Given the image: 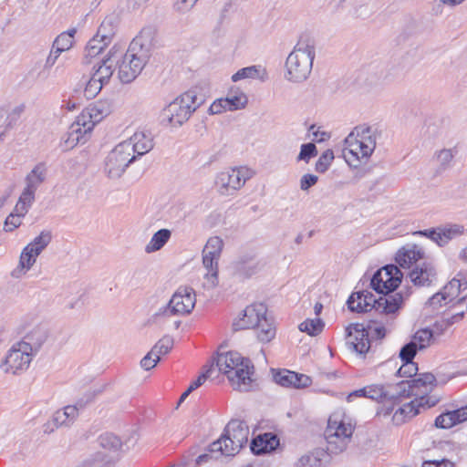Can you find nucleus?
<instances>
[{"label": "nucleus", "instance_id": "62", "mask_svg": "<svg viewBox=\"0 0 467 467\" xmlns=\"http://www.w3.org/2000/svg\"><path fill=\"white\" fill-rule=\"evenodd\" d=\"M314 308H315L316 315L318 316L321 313L322 309H323V306H322L321 303L317 302V303H316Z\"/></svg>", "mask_w": 467, "mask_h": 467}, {"label": "nucleus", "instance_id": "26", "mask_svg": "<svg viewBox=\"0 0 467 467\" xmlns=\"http://www.w3.org/2000/svg\"><path fill=\"white\" fill-rule=\"evenodd\" d=\"M223 247V240L218 236L210 237L202 250L203 266L218 265Z\"/></svg>", "mask_w": 467, "mask_h": 467}, {"label": "nucleus", "instance_id": "3", "mask_svg": "<svg viewBox=\"0 0 467 467\" xmlns=\"http://www.w3.org/2000/svg\"><path fill=\"white\" fill-rule=\"evenodd\" d=\"M376 148V138L369 127L357 126L344 140L343 157L353 168L366 163Z\"/></svg>", "mask_w": 467, "mask_h": 467}, {"label": "nucleus", "instance_id": "6", "mask_svg": "<svg viewBox=\"0 0 467 467\" xmlns=\"http://www.w3.org/2000/svg\"><path fill=\"white\" fill-rule=\"evenodd\" d=\"M353 430V426L347 420L343 413H332L328 418L327 426L325 431L327 451L331 453L342 451L347 441L352 436Z\"/></svg>", "mask_w": 467, "mask_h": 467}, {"label": "nucleus", "instance_id": "44", "mask_svg": "<svg viewBox=\"0 0 467 467\" xmlns=\"http://www.w3.org/2000/svg\"><path fill=\"white\" fill-rule=\"evenodd\" d=\"M334 160V152L332 150H325L317 161L316 162V171L318 172H325L327 171Z\"/></svg>", "mask_w": 467, "mask_h": 467}, {"label": "nucleus", "instance_id": "20", "mask_svg": "<svg viewBox=\"0 0 467 467\" xmlns=\"http://www.w3.org/2000/svg\"><path fill=\"white\" fill-rule=\"evenodd\" d=\"M273 379L275 383L285 388L304 389L312 384L309 376L288 369L274 370Z\"/></svg>", "mask_w": 467, "mask_h": 467}, {"label": "nucleus", "instance_id": "37", "mask_svg": "<svg viewBox=\"0 0 467 467\" xmlns=\"http://www.w3.org/2000/svg\"><path fill=\"white\" fill-rule=\"evenodd\" d=\"M114 72V65L110 58L102 60L98 66V68L92 74V77L96 78L102 83L108 81Z\"/></svg>", "mask_w": 467, "mask_h": 467}, {"label": "nucleus", "instance_id": "4", "mask_svg": "<svg viewBox=\"0 0 467 467\" xmlns=\"http://www.w3.org/2000/svg\"><path fill=\"white\" fill-rule=\"evenodd\" d=\"M248 438L249 428L246 423L239 420H232L226 425L224 433L210 445L209 451L212 453L234 456L247 444Z\"/></svg>", "mask_w": 467, "mask_h": 467}, {"label": "nucleus", "instance_id": "40", "mask_svg": "<svg viewBox=\"0 0 467 467\" xmlns=\"http://www.w3.org/2000/svg\"><path fill=\"white\" fill-rule=\"evenodd\" d=\"M204 267L206 273L203 275L202 286L206 289H213L219 284L218 265Z\"/></svg>", "mask_w": 467, "mask_h": 467}, {"label": "nucleus", "instance_id": "58", "mask_svg": "<svg viewBox=\"0 0 467 467\" xmlns=\"http://www.w3.org/2000/svg\"><path fill=\"white\" fill-rule=\"evenodd\" d=\"M317 182V176L313 174H305L300 181V187L302 190H308L311 186L315 185Z\"/></svg>", "mask_w": 467, "mask_h": 467}, {"label": "nucleus", "instance_id": "38", "mask_svg": "<svg viewBox=\"0 0 467 467\" xmlns=\"http://www.w3.org/2000/svg\"><path fill=\"white\" fill-rule=\"evenodd\" d=\"M109 46L108 43L100 40L99 37L94 36L87 44L85 52L86 57H95L101 54L103 50Z\"/></svg>", "mask_w": 467, "mask_h": 467}, {"label": "nucleus", "instance_id": "14", "mask_svg": "<svg viewBox=\"0 0 467 467\" xmlns=\"http://www.w3.org/2000/svg\"><path fill=\"white\" fill-rule=\"evenodd\" d=\"M356 398H367L378 403L389 404V406H391V401L395 399L394 395L391 394V389H386L385 386L380 384H371L354 390L348 395L347 400L352 401Z\"/></svg>", "mask_w": 467, "mask_h": 467}, {"label": "nucleus", "instance_id": "46", "mask_svg": "<svg viewBox=\"0 0 467 467\" xmlns=\"http://www.w3.org/2000/svg\"><path fill=\"white\" fill-rule=\"evenodd\" d=\"M46 168L42 164L36 165L33 171L27 175V184L36 187L44 180Z\"/></svg>", "mask_w": 467, "mask_h": 467}, {"label": "nucleus", "instance_id": "57", "mask_svg": "<svg viewBox=\"0 0 467 467\" xmlns=\"http://www.w3.org/2000/svg\"><path fill=\"white\" fill-rule=\"evenodd\" d=\"M454 462L448 459L424 461L421 467H454Z\"/></svg>", "mask_w": 467, "mask_h": 467}, {"label": "nucleus", "instance_id": "5", "mask_svg": "<svg viewBox=\"0 0 467 467\" xmlns=\"http://www.w3.org/2000/svg\"><path fill=\"white\" fill-rule=\"evenodd\" d=\"M314 57V46L309 44L308 39L301 38L285 62L288 79L292 81L305 79L310 73Z\"/></svg>", "mask_w": 467, "mask_h": 467}, {"label": "nucleus", "instance_id": "63", "mask_svg": "<svg viewBox=\"0 0 467 467\" xmlns=\"http://www.w3.org/2000/svg\"><path fill=\"white\" fill-rule=\"evenodd\" d=\"M209 458V455L208 454H202V455H200L197 460H196V463L197 464H200L202 463V462L206 461L207 459Z\"/></svg>", "mask_w": 467, "mask_h": 467}, {"label": "nucleus", "instance_id": "33", "mask_svg": "<svg viewBox=\"0 0 467 467\" xmlns=\"http://www.w3.org/2000/svg\"><path fill=\"white\" fill-rule=\"evenodd\" d=\"M115 33H116L115 22L113 21L112 18L107 17L101 22L95 36L97 37H99L100 40H102L105 43H108L109 45Z\"/></svg>", "mask_w": 467, "mask_h": 467}, {"label": "nucleus", "instance_id": "16", "mask_svg": "<svg viewBox=\"0 0 467 467\" xmlns=\"http://www.w3.org/2000/svg\"><path fill=\"white\" fill-rule=\"evenodd\" d=\"M266 312L267 309L264 304H252L244 309L242 315L234 325L239 330L254 329L266 317Z\"/></svg>", "mask_w": 467, "mask_h": 467}, {"label": "nucleus", "instance_id": "25", "mask_svg": "<svg viewBox=\"0 0 467 467\" xmlns=\"http://www.w3.org/2000/svg\"><path fill=\"white\" fill-rule=\"evenodd\" d=\"M467 420V405L454 410L443 412L436 417L434 425L438 429H451Z\"/></svg>", "mask_w": 467, "mask_h": 467}, {"label": "nucleus", "instance_id": "45", "mask_svg": "<svg viewBox=\"0 0 467 467\" xmlns=\"http://www.w3.org/2000/svg\"><path fill=\"white\" fill-rule=\"evenodd\" d=\"M88 109H95L92 112V118L95 121L99 122L103 118L110 113V106L106 102H98L87 108Z\"/></svg>", "mask_w": 467, "mask_h": 467}, {"label": "nucleus", "instance_id": "8", "mask_svg": "<svg viewBox=\"0 0 467 467\" xmlns=\"http://www.w3.org/2000/svg\"><path fill=\"white\" fill-rule=\"evenodd\" d=\"M32 346L25 341L13 345L1 364L5 373L19 374L26 370L32 360Z\"/></svg>", "mask_w": 467, "mask_h": 467}, {"label": "nucleus", "instance_id": "28", "mask_svg": "<svg viewBox=\"0 0 467 467\" xmlns=\"http://www.w3.org/2000/svg\"><path fill=\"white\" fill-rule=\"evenodd\" d=\"M435 276V270L431 263L423 261L416 265L410 273L411 282L416 285H428Z\"/></svg>", "mask_w": 467, "mask_h": 467}, {"label": "nucleus", "instance_id": "43", "mask_svg": "<svg viewBox=\"0 0 467 467\" xmlns=\"http://www.w3.org/2000/svg\"><path fill=\"white\" fill-rule=\"evenodd\" d=\"M432 340V331L427 328L418 330L413 336V343L419 348H424L430 345Z\"/></svg>", "mask_w": 467, "mask_h": 467}, {"label": "nucleus", "instance_id": "56", "mask_svg": "<svg viewBox=\"0 0 467 467\" xmlns=\"http://www.w3.org/2000/svg\"><path fill=\"white\" fill-rule=\"evenodd\" d=\"M160 356L157 355L152 349L141 359L140 365L146 369L150 370L153 368L160 361Z\"/></svg>", "mask_w": 467, "mask_h": 467}, {"label": "nucleus", "instance_id": "9", "mask_svg": "<svg viewBox=\"0 0 467 467\" xmlns=\"http://www.w3.org/2000/svg\"><path fill=\"white\" fill-rule=\"evenodd\" d=\"M439 402L436 396H420L400 406L391 417L394 425H401L420 413L421 409H430Z\"/></svg>", "mask_w": 467, "mask_h": 467}, {"label": "nucleus", "instance_id": "36", "mask_svg": "<svg viewBox=\"0 0 467 467\" xmlns=\"http://www.w3.org/2000/svg\"><path fill=\"white\" fill-rule=\"evenodd\" d=\"M36 188L33 187V185H28L22 192L16 207L15 211L16 213H26L28 207L30 206L31 202L34 201V193H35Z\"/></svg>", "mask_w": 467, "mask_h": 467}, {"label": "nucleus", "instance_id": "34", "mask_svg": "<svg viewBox=\"0 0 467 467\" xmlns=\"http://www.w3.org/2000/svg\"><path fill=\"white\" fill-rule=\"evenodd\" d=\"M171 231L168 229H161L153 234L150 243L146 245V252L152 253L160 250L170 239Z\"/></svg>", "mask_w": 467, "mask_h": 467}, {"label": "nucleus", "instance_id": "23", "mask_svg": "<svg viewBox=\"0 0 467 467\" xmlns=\"http://www.w3.org/2000/svg\"><path fill=\"white\" fill-rule=\"evenodd\" d=\"M376 303L375 296L368 290L353 292L347 301L348 309L357 313L370 311Z\"/></svg>", "mask_w": 467, "mask_h": 467}, {"label": "nucleus", "instance_id": "55", "mask_svg": "<svg viewBox=\"0 0 467 467\" xmlns=\"http://www.w3.org/2000/svg\"><path fill=\"white\" fill-rule=\"evenodd\" d=\"M416 343L412 341L407 345H405L400 352V357L402 361H413V358L417 352Z\"/></svg>", "mask_w": 467, "mask_h": 467}, {"label": "nucleus", "instance_id": "61", "mask_svg": "<svg viewBox=\"0 0 467 467\" xmlns=\"http://www.w3.org/2000/svg\"><path fill=\"white\" fill-rule=\"evenodd\" d=\"M314 140L317 141H324L326 140L329 136L326 132H321L320 135H318V132L313 131Z\"/></svg>", "mask_w": 467, "mask_h": 467}, {"label": "nucleus", "instance_id": "13", "mask_svg": "<svg viewBox=\"0 0 467 467\" xmlns=\"http://www.w3.org/2000/svg\"><path fill=\"white\" fill-rule=\"evenodd\" d=\"M248 102L246 95L239 88H231L225 98L214 100L209 107L211 114H221L227 110L243 109Z\"/></svg>", "mask_w": 467, "mask_h": 467}, {"label": "nucleus", "instance_id": "7", "mask_svg": "<svg viewBox=\"0 0 467 467\" xmlns=\"http://www.w3.org/2000/svg\"><path fill=\"white\" fill-rule=\"evenodd\" d=\"M197 108V98L193 91L188 90L173 101L163 110V121L171 127L183 124Z\"/></svg>", "mask_w": 467, "mask_h": 467}, {"label": "nucleus", "instance_id": "30", "mask_svg": "<svg viewBox=\"0 0 467 467\" xmlns=\"http://www.w3.org/2000/svg\"><path fill=\"white\" fill-rule=\"evenodd\" d=\"M410 381L417 392V398L428 396L427 393L436 386V378L431 373L417 374Z\"/></svg>", "mask_w": 467, "mask_h": 467}, {"label": "nucleus", "instance_id": "47", "mask_svg": "<svg viewBox=\"0 0 467 467\" xmlns=\"http://www.w3.org/2000/svg\"><path fill=\"white\" fill-rule=\"evenodd\" d=\"M173 342L170 337H162L151 348L157 355L164 356L172 348Z\"/></svg>", "mask_w": 467, "mask_h": 467}, {"label": "nucleus", "instance_id": "24", "mask_svg": "<svg viewBox=\"0 0 467 467\" xmlns=\"http://www.w3.org/2000/svg\"><path fill=\"white\" fill-rule=\"evenodd\" d=\"M397 389L395 392L391 390V394L394 395L395 399L391 401V406H382L377 411V415L379 417H388L391 414L393 410V405H395L400 399H405L414 396L417 398V392L414 390L413 384L410 379L402 380L396 385Z\"/></svg>", "mask_w": 467, "mask_h": 467}, {"label": "nucleus", "instance_id": "2", "mask_svg": "<svg viewBox=\"0 0 467 467\" xmlns=\"http://www.w3.org/2000/svg\"><path fill=\"white\" fill-rule=\"evenodd\" d=\"M216 366L231 387L238 391H249L255 388L254 367L251 360L236 351L220 353Z\"/></svg>", "mask_w": 467, "mask_h": 467}, {"label": "nucleus", "instance_id": "51", "mask_svg": "<svg viewBox=\"0 0 467 467\" xmlns=\"http://www.w3.org/2000/svg\"><path fill=\"white\" fill-rule=\"evenodd\" d=\"M103 84L104 83L91 76L90 79L86 85L85 95L88 98H94L101 90Z\"/></svg>", "mask_w": 467, "mask_h": 467}, {"label": "nucleus", "instance_id": "39", "mask_svg": "<svg viewBox=\"0 0 467 467\" xmlns=\"http://www.w3.org/2000/svg\"><path fill=\"white\" fill-rule=\"evenodd\" d=\"M324 322L319 318L306 319L299 325V329L310 336H316L323 330Z\"/></svg>", "mask_w": 467, "mask_h": 467}, {"label": "nucleus", "instance_id": "32", "mask_svg": "<svg viewBox=\"0 0 467 467\" xmlns=\"http://www.w3.org/2000/svg\"><path fill=\"white\" fill-rule=\"evenodd\" d=\"M254 329L257 330V337L264 343L270 342L275 338L276 334L275 326L267 317H265L261 321L260 325L256 326Z\"/></svg>", "mask_w": 467, "mask_h": 467}, {"label": "nucleus", "instance_id": "27", "mask_svg": "<svg viewBox=\"0 0 467 467\" xmlns=\"http://www.w3.org/2000/svg\"><path fill=\"white\" fill-rule=\"evenodd\" d=\"M76 29H70L68 31L61 33L54 41L53 48L47 57V63L54 64L59 55L70 49L74 44V36Z\"/></svg>", "mask_w": 467, "mask_h": 467}, {"label": "nucleus", "instance_id": "35", "mask_svg": "<svg viewBox=\"0 0 467 467\" xmlns=\"http://www.w3.org/2000/svg\"><path fill=\"white\" fill-rule=\"evenodd\" d=\"M462 231L460 227H449L440 229L439 231H432L431 233V237L432 240L436 241L440 245L446 244L452 237L462 234Z\"/></svg>", "mask_w": 467, "mask_h": 467}, {"label": "nucleus", "instance_id": "15", "mask_svg": "<svg viewBox=\"0 0 467 467\" xmlns=\"http://www.w3.org/2000/svg\"><path fill=\"white\" fill-rule=\"evenodd\" d=\"M51 235L48 232H42L33 242L28 244L22 251L19 265L22 269L28 270L36 262V257L48 244Z\"/></svg>", "mask_w": 467, "mask_h": 467}, {"label": "nucleus", "instance_id": "52", "mask_svg": "<svg viewBox=\"0 0 467 467\" xmlns=\"http://www.w3.org/2000/svg\"><path fill=\"white\" fill-rule=\"evenodd\" d=\"M207 378H208L207 373L200 374L194 380H192L189 384V386L186 389V390L181 395L180 401L182 402L184 399H186V397L191 392H192L193 390H195L196 389L201 387L206 381Z\"/></svg>", "mask_w": 467, "mask_h": 467}, {"label": "nucleus", "instance_id": "21", "mask_svg": "<svg viewBox=\"0 0 467 467\" xmlns=\"http://www.w3.org/2000/svg\"><path fill=\"white\" fill-rule=\"evenodd\" d=\"M144 67V60L133 52L128 50L119 65V78L124 82H130L134 79Z\"/></svg>", "mask_w": 467, "mask_h": 467}, {"label": "nucleus", "instance_id": "10", "mask_svg": "<svg viewBox=\"0 0 467 467\" xmlns=\"http://www.w3.org/2000/svg\"><path fill=\"white\" fill-rule=\"evenodd\" d=\"M402 276L403 275L397 265H389L374 274L370 284L376 292L389 294L399 287Z\"/></svg>", "mask_w": 467, "mask_h": 467}, {"label": "nucleus", "instance_id": "11", "mask_svg": "<svg viewBox=\"0 0 467 467\" xmlns=\"http://www.w3.org/2000/svg\"><path fill=\"white\" fill-rule=\"evenodd\" d=\"M130 143L123 142L116 146L108 155L105 169L111 178L119 177L133 160Z\"/></svg>", "mask_w": 467, "mask_h": 467}, {"label": "nucleus", "instance_id": "31", "mask_svg": "<svg viewBox=\"0 0 467 467\" xmlns=\"http://www.w3.org/2000/svg\"><path fill=\"white\" fill-rule=\"evenodd\" d=\"M131 153L143 155L151 150L153 146L152 139L144 132H135L130 138Z\"/></svg>", "mask_w": 467, "mask_h": 467}, {"label": "nucleus", "instance_id": "64", "mask_svg": "<svg viewBox=\"0 0 467 467\" xmlns=\"http://www.w3.org/2000/svg\"><path fill=\"white\" fill-rule=\"evenodd\" d=\"M462 258L465 261H467V247L462 251Z\"/></svg>", "mask_w": 467, "mask_h": 467}, {"label": "nucleus", "instance_id": "42", "mask_svg": "<svg viewBox=\"0 0 467 467\" xmlns=\"http://www.w3.org/2000/svg\"><path fill=\"white\" fill-rule=\"evenodd\" d=\"M78 416L76 406H66L63 410L56 412L55 420L59 424H67Z\"/></svg>", "mask_w": 467, "mask_h": 467}, {"label": "nucleus", "instance_id": "54", "mask_svg": "<svg viewBox=\"0 0 467 467\" xmlns=\"http://www.w3.org/2000/svg\"><path fill=\"white\" fill-rule=\"evenodd\" d=\"M258 74V69L256 67H247L238 70L235 74L232 76V80L236 82L238 80L254 78Z\"/></svg>", "mask_w": 467, "mask_h": 467}, {"label": "nucleus", "instance_id": "53", "mask_svg": "<svg viewBox=\"0 0 467 467\" xmlns=\"http://www.w3.org/2000/svg\"><path fill=\"white\" fill-rule=\"evenodd\" d=\"M317 153L316 145L313 143H306L301 146V150L298 155V161H308L310 158L316 156Z\"/></svg>", "mask_w": 467, "mask_h": 467}, {"label": "nucleus", "instance_id": "19", "mask_svg": "<svg viewBox=\"0 0 467 467\" xmlns=\"http://www.w3.org/2000/svg\"><path fill=\"white\" fill-rule=\"evenodd\" d=\"M348 342L352 349L359 355H365L370 348L368 332L363 324H350L347 327Z\"/></svg>", "mask_w": 467, "mask_h": 467}, {"label": "nucleus", "instance_id": "29", "mask_svg": "<svg viewBox=\"0 0 467 467\" xmlns=\"http://www.w3.org/2000/svg\"><path fill=\"white\" fill-rule=\"evenodd\" d=\"M279 445V439L273 433L260 434L251 442V450L255 454H262L274 451Z\"/></svg>", "mask_w": 467, "mask_h": 467}, {"label": "nucleus", "instance_id": "49", "mask_svg": "<svg viewBox=\"0 0 467 467\" xmlns=\"http://www.w3.org/2000/svg\"><path fill=\"white\" fill-rule=\"evenodd\" d=\"M26 213H10L5 221V230L11 232L22 223V218Z\"/></svg>", "mask_w": 467, "mask_h": 467}, {"label": "nucleus", "instance_id": "50", "mask_svg": "<svg viewBox=\"0 0 467 467\" xmlns=\"http://www.w3.org/2000/svg\"><path fill=\"white\" fill-rule=\"evenodd\" d=\"M100 445L105 449H119L121 446L119 439L113 434H104L99 437Z\"/></svg>", "mask_w": 467, "mask_h": 467}, {"label": "nucleus", "instance_id": "59", "mask_svg": "<svg viewBox=\"0 0 467 467\" xmlns=\"http://www.w3.org/2000/svg\"><path fill=\"white\" fill-rule=\"evenodd\" d=\"M197 0H179V8L181 9H188L192 7Z\"/></svg>", "mask_w": 467, "mask_h": 467}, {"label": "nucleus", "instance_id": "1", "mask_svg": "<svg viewBox=\"0 0 467 467\" xmlns=\"http://www.w3.org/2000/svg\"><path fill=\"white\" fill-rule=\"evenodd\" d=\"M461 286V281L453 278L441 292L436 293L429 299L428 304L433 310L448 306L451 311L450 317L435 322L433 329L436 333H442L453 324L462 320L467 309V303L465 296H460Z\"/></svg>", "mask_w": 467, "mask_h": 467}, {"label": "nucleus", "instance_id": "60", "mask_svg": "<svg viewBox=\"0 0 467 467\" xmlns=\"http://www.w3.org/2000/svg\"><path fill=\"white\" fill-rule=\"evenodd\" d=\"M373 332L379 338H382L386 335V328L383 326H378L374 327Z\"/></svg>", "mask_w": 467, "mask_h": 467}, {"label": "nucleus", "instance_id": "41", "mask_svg": "<svg viewBox=\"0 0 467 467\" xmlns=\"http://www.w3.org/2000/svg\"><path fill=\"white\" fill-rule=\"evenodd\" d=\"M403 297L400 294L397 293L385 298L383 303L382 311L385 314H395L402 306Z\"/></svg>", "mask_w": 467, "mask_h": 467}, {"label": "nucleus", "instance_id": "12", "mask_svg": "<svg viewBox=\"0 0 467 467\" xmlns=\"http://www.w3.org/2000/svg\"><path fill=\"white\" fill-rule=\"evenodd\" d=\"M95 109H84L77 117L76 121L71 126L67 139L65 140V148L71 149L75 147L80 140L88 132H90L97 121L92 118V112Z\"/></svg>", "mask_w": 467, "mask_h": 467}, {"label": "nucleus", "instance_id": "17", "mask_svg": "<svg viewBox=\"0 0 467 467\" xmlns=\"http://www.w3.org/2000/svg\"><path fill=\"white\" fill-rule=\"evenodd\" d=\"M250 177L251 171L247 168H234L221 172L217 183L226 192L236 191L242 188Z\"/></svg>", "mask_w": 467, "mask_h": 467}, {"label": "nucleus", "instance_id": "22", "mask_svg": "<svg viewBox=\"0 0 467 467\" xmlns=\"http://www.w3.org/2000/svg\"><path fill=\"white\" fill-rule=\"evenodd\" d=\"M425 259L424 250L417 244H407L398 250L395 262L404 269H410Z\"/></svg>", "mask_w": 467, "mask_h": 467}, {"label": "nucleus", "instance_id": "18", "mask_svg": "<svg viewBox=\"0 0 467 467\" xmlns=\"http://www.w3.org/2000/svg\"><path fill=\"white\" fill-rule=\"evenodd\" d=\"M196 297L190 287H180L169 302V307L174 314H189L194 307Z\"/></svg>", "mask_w": 467, "mask_h": 467}, {"label": "nucleus", "instance_id": "48", "mask_svg": "<svg viewBox=\"0 0 467 467\" xmlns=\"http://www.w3.org/2000/svg\"><path fill=\"white\" fill-rule=\"evenodd\" d=\"M402 365L398 370L400 377L411 378L417 376L418 365L413 361H402Z\"/></svg>", "mask_w": 467, "mask_h": 467}]
</instances>
